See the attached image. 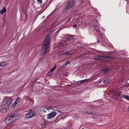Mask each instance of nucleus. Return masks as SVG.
<instances>
[{
	"instance_id": "nucleus-1",
	"label": "nucleus",
	"mask_w": 129,
	"mask_h": 129,
	"mask_svg": "<svg viewBox=\"0 0 129 129\" xmlns=\"http://www.w3.org/2000/svg\"><path fill=\"white\" fill-rule=\"evenodd\" d=\"M71 40H70V41L69 40H67L66 41H63L61 42L60 43L59 46L56 47L54 49V50L55 52L57 51L60 54H59V55L61 56L62 57L64 58H66L71 54L69 52H68L66 53H61L62 52H61L62 51H61L60 50L62 48V47L65 45L66 44H68L71 41Z\"/></svg>"
},
{
	"instance_id": "nucleus-2",
	"label": "nucleus",
	"mask_w": 129,
	"mask_h": 129,
	"mask_svg": "<svg viewBox=\"0 0 129 129\" xmlns=\"http://www.w3.org/2000/svg\"><path fill=\"white\" fill-rule=\"evenodd\" d=\"M49 43V36L48 35L46 37L43 46L41 53L42 55H43L46 53Z\"/></svg>"
},
{
	"instance_id": "nucleus-3",
	"label": "nucleus",
	"mask_w": 129,
	"mask_h": 129,
	"mask_svg": "<svg viewBox=\"0 0 129 129\" xmlns=\"http://www.w3.org/2000/svg\"><path fill=\"white\" fill-rule=\"evenodd\" d=\"M74 1L73 0H71L68 2L66 5V6L64 9V12H66L70 9L74 4Z\"/></svg>"
},
{
	"instance_id": "nucleus-4",
	"label": "nucleus",
	"mask_w": 129,
	"mask_h": 129,
	"mask_svg": "<svg viewBox=\"0 0 129 129\" xmlns=\"http://www.w3.org/2000/svg\"><path fill=\"white\" fill-rule=\"evenodd\" d=\"M16 120L14 116H11L7 117L5 120V121L7 125H9L13 122Z\"/></svg>"
},
{
	"instance_id": "nucleus-5",
	"label": "nucleus",
	"mask_w": 129,
	"mask_h": 129,
	"mask_svg": "<svg viewBox=\"0 0 129 129\" xmlns=\"http://www.w3.org/2000/svg\"><path fill=\"white\" fill-rule=\"evenodd\" d=\"M13 100V99L12 97H6L3 104L8 106L12 103Z\"/></svg>"
},
{
	"instance_id": "nucleus-6",
	"label": "nucleus",
	"mask_w": 129,
	"mask_h": 129,
	"mask_svg": "<svg viewBox=\"0 0 129 129\" xmlns=\"http://www.w3.org/2000/svg\"><path fill=\"white\" fill-rule=\"evenodd\" d=\"M121 93L118 91H114L112 96L113 98L115 100H117L118 97L120 96Z\"/></svg>"
},
{
	"instance_id": "nucleus-7",
	"label": "nucleus",
	"mask_w": 129,
	"mask_h": 129,
	"mask_svg": "<svg viewBox=\"0 0 129 129\" xmlns=\"http://www.w3.org/2000/svg\"><path fill=\"white\" fill-rule=\"evenodd\" d=\"M21 99L19 97L16 98V100L14 103L12 104L11 108H14L21 101Z\"/></svg>"
},
{
	"instance_id": "nucleus-8",
	"label": "nucleus",
	"mask_w": 129,
	"mask_h": 129,
	"mask_svg": "<svg viewBox=\"0 0 129 129\" xmlns=\"http://www.w3.org/2000/svg\"><path fill=\"white\" fill-rule=\"evenodd\" d=\"M34 113L33 112H30L27 113L25 115V117L27 118H30L34 116Z\"/></svg>"
},
{
	"instance_id": "nucleus-9",
	"label": "nucleus",
	"mask_w": 129,
	"mask_h": 129,
	"mask_svg": "<svg viewBox=\"0 0 129 129\" xmlns=\"http://www.w3.org/2000/svg\"><path fill=\"white\" fill-rule=\"evenodd\" d=\"M8 107V106L6 105H4V104H2L1 108L0 109L1 111L3 113H5L7 112Z\"/></svg>"
},
{
	"instance_id": "nucleus-10",
	"label": "nucleus",
	"mask_w": 129,
	"mask_h": 129,
	"mask_svg": "<svg viewBox=\"0 0 129 129\" xmlns=\"http://www.w3.org/2000/svg\"><path fill=\"white\" fill-rule=\"evenodd\" d=\"M57 113L55 112H52L47 115V118L49 119H50L56 115Z\"/></svg>"
},
{
	"instance_id": "nucleus-11",
	"label": "nucleus",
	"mask_w": 129,
	"mask_h": 129,
	"mask_svg": "<svg viewBox=\"0 0 129 129\" xmlns=\"http://www.w3.org/2000/svg\"><path fill=\"white\" fill-rule=\"evenodd\" d=\"M96 22V24H95L94 26H93L92 27V29H93V30L94 29H96L97 28L99 27L98 26V21H95Z\"/></svg>"
},
{
	"instance_id": "nucleus-12",
	"label": "nucleus",
	"mask_w": 129,
	"mask_h": 129,
	"mask_svg": "<svg viewBox=\"0 0 129 129\" xmlns=\"http://www.w3.org/2000/svg\"><path fill=\"white\" fill-rule=\"evenodd\" d=\"M122 97L124 99L129 101V96L126 95L122 94Z\"/></svg>"
},
{
	"instance_id": "nucleus-13",
	"label": "nucleus",
	"mask_w": 129,
	"mask_h": 129,
	"mask_svg": "<svg viewBox=\"0 0 129 129\" xmlns=\"http://www.w3.org/2000/svg\"><path fill=\"white\" fill-rule=\"evenodd\" d=\"M6 11V9L5 7H3V9L0 11V13L1 14H3Z\"/></svg>"
},
{
	"instance_id": "nucleus-14",
	"label": "nucleus",
	"mask_w": 129,
	"mask_h": 129,
	"mask_svg": "<svg viewBox=\"0 0 129 129\" xmlns=\"http://www.w3.org/2000/svg\"><path fill=\"white\" fill-rule=\"evenodd\" d=\"M49 109H51V108H43V109L42 110V112H44L45 113L46 112V110H48L49 111Z\"/></svg>"
},
{
	"instance_id": "nucleus-15",
	"label": "nucleus",
	"mask_w": 129,
	"mask_h": 129,
	"mask_svg": "<svg viewBox=\"0 0 129 129\" xmlns=\"http://www.w3.org/2000/svg\"><path fill=\"white\" fill-rule=\"evenodd\" d=\"M7 64V62H3L1 63H0V67L1 66H4L6 65Z\"/></svg>"
},
{
	"instance_id": "nucleus-16",
	"label": "nucleus",
	"mask_w": 129,
	"mask_h": 129,
	"mask_svg": "<svg viewBox=\"0 0 129 129\" xmlns=\"http://www.w3.org/2000/svg\"><path fill=\"white\" fill-rule=\"evenodd\" d=\"M108 69L106 68L103 69L102 71V72L104 73H106L108 71Z\"/></svg>"
},
{
	"instance_id": "nucleus-17",
	"label": "nucleus",
	"mask_w": 129,
	"mask_h": 129,
	"mask_svg": "<svg viewBox=\"0 0 129 129\" xmlns=\"http://www.w3.org/2000/svg\"><path fill=\"white\" fill-rule=\"evenodd\" d=\"M98 37H99V38H100V40H102L103 38H104L105 37V36L103 34H101L100 37L99 36L97 37L98 38H99Z\"/></svg>"
},
{
	"instance_id": "nucleus-18",
	"label": "nucleus",
	"mask_w": 129,
	"mask_h": 129,
	"mask_svg": "<svg viewBox=\"0 0 129 129\" xmlns=\"http://www.w3.org/2000/svg\"><path fill=\"white\" fill-rule=\"evenodd\" d=\"M110 81V80H108L107 79H106L103 81V82L104 83H107Z\"/></svg>"
},
{
	"instance_id": "nucleus-19",
	"label": "nucleus",
	"mask_w": 129,
	"mask_h": 129,
	"mask_svg": "<svg viewBox=\"0 0 129 129\" xmlns=\"http://www.w3.org/2000/svg\"><path fill=\"white\" fill-rule=\"evenodd\" d=\"M56 67V65H55L52 68H51L50 71L52 72L55 69Z\"/></svg>"
},
{
	"instance_id": "nucleus-20",
	"label": "nucleus",
	"mask_w": 129,
	"mask_h": 129,
	"mask_svg": "<svg viewBox=\"0 0 129 129\" xmlns=\"http://www.w3.org/2000/svg\"><path fill=\"white\" fill-rule=\"evenodd\" d=\"M52 72L49 71V72L47 73V75L49 76H51L52 75Z\"/></svg>"
},
{
	"instance_id": "nucleus-21",
	"label": "nucleus",
	"mask_w": 129,
	"mask_h": 129,
	"mask_svg": "<svg viewBox=\"0 0 129 129\" xmlns=\"http://www.w3.org/2000/svg\"><path fill=\"white\" fill-rule=\"evenodd\" d=\"M70 62L69 61H67L65 63H63V66H66L67 65L69 64V63Z\"/></svg>"
},
{
	"instance_id": "nucleus-22",
	"label": "nucleus",
	"mask_w": 129,
	"mask_h": 129,
	"mask_svg": "<svg viewBox=\"0 0 129 129\" xmlns=\"http://www.w3.org/2000/svg\"><path fill=\"white\" fill-rule=\"evenodd\" d=\"M87 79L83 80H82L80 81L81 82V83H82L84 82H85L87 81Z\"/></svg>"
},
{
	"instance_id": "nucleus-23",
	"label": "nucleus",
	"mask_w": 129,
	"mask_h": 129,
	"mask_svg": "<svg viewBox=\"0 0 129 129\" xmlns=\"http://www.w3.org/2000/svg\"><path fill=\"white\" fill-rule=\"evenodd\" d=\"M38 3L41 4L42 2V0H37Z\"/></svg>"
},
{
	"instance_id": "nucleus-24",
	"label": "nucleus",
	"mask_w": 129,
	"mask_h": 129,
	"mask_svg": "<svg viewBox=\"0 0 129 129\" xmlns=\"http://www.w3.org/2000/svg\"><path fill=\"white\" fill-rule=\"evenodd\" d=\"M86 112L88 114H92V112L91 111H87Z\"/></svg>"
},
{
	"instance_id": "nucleus-25",
	"label": "nucleus",
	"mask_w": 129,
	"mask_h": 129,
	"mask_svg": "<svg viewBox=\"0 0 129 129\" xmlns=\"http://www.w3.org/2000/svg\"><path fill=\"white\" fill-rule=\"evenodd\" d=\"M81 83V82H80V81H79L77 82L76 83V84L77 85H79Z\"/></svg>"
},
{
	"instance_id": "nucleus-26",
	"label": "nucleus",
	"mask_w": 129,
	"mask_h": 129,
	"mask_svg": "<svg viewBox=\"0 0 129 129\" xmlns=\"http://www.w3.org/2000/svg\"><path fill=\"white\" fill-rule=\"evenodd\" d=\"M96 33H98L99 34L100 33V31L99 29H97L96 30Z\"/></svg>"
},
{
	"instance_id": "nucleus-27",
	"label": "nucleus",
	"mask_w": 129,
	"mask_h": 129,
	"mask_svg": "<svg viewBox=\"0 0 129 129\" xmlns=\"http://www.w3.org/2000/svg\"><path fill=\"white\" fill-rule=\"evenodd\" d=\"M55 28H55V27H54L53 28V29H52V31H53V30H54V31H55V30L56 29H56H55Z\"/></svg>"
},
{
	"instance_id": "nucleus-28",
	"label": "nucleus",
	"mask_w": 129,
	"mask_h": 129,
	"mask_svg": "<svg viewBox=\"0 0 129 129\" xmlns=\"http://www.w3.org/2000/svg\"><path fill=\"white\" fill-rule=\"evenodd\" d=\"M76 26H77L75 24V25H74L73 26V27H75Z\"/></svg>"
},
{
	"instance_id": "nucleus-29",
	"label": "nucleus",
	"mask_w": 129,
	"mask_h": 129,
	"mask_svg": "<svg viewBox=\"0 0 129 129\" xmlns=\"http://www.w3.org/2000/svg\"><path fill=\"white\" fill-rule=\"evenodd\" d=\"M73 39V38H71V40H72V39Z\"/></svg>"
},
{
	"instance_id": "nucleus-30",
	"label": "nucleus",
	"mask_w": 129,
	"mask_h": 129,
	"mask_svg": "<svg viewBox=\"0 0 129 129\" xmlns=\"http://www.w3.org/2000/svg\"><path fill=\"white\" fill-rule=\"evenodd\" d=\"M57 53V52H56V53Z\"/></svg>"
},
{
	"instance_id": "nucleus-31",
	"label": "nucleus",
	"mask_w": 129,
	"mask_h": 129,
	"mask_svg": "<svg viewBox=\"0 0 129 129\" xmlns=\"http://www.w3.org/2000/svg\"><path fill=\"white\" fill-rule=\"evenodd\" d=\"M98 42H100V41H98Z\"/></svg>"
},
{
	"instance_id": "nucleus-32",
	"label": "nucleus",
	"mask_w": 129,
	"mask_h": 129,
	"mask_svg": "<svg viewBox=\"0 0 129 129\" xmlns=\"http://www.w3.org/2000/svg\"><path fill=\"white\" fill-rule=\"evenodd\" d=\"M99 59H101V58H99Z\"/></svg>"
}]
</instances>
